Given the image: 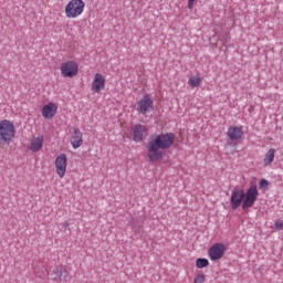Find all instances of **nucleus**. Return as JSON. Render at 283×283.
<instances>
[{
    "label": "nucleus",
    "instance_id": "obj_1",
    "mask_svg": "<svg viewBox=\"0 0 283 283\" xmlns=\"http://www.w3.org/2000/svg\"><path fill=\"white\" fill-rule=\"evenodd\" d=\"M258 196H260V192L256 185H251L247 191L237 188L232 191L230 198L231 209L235 211L242 205L243 211H247V209H251L258 202Z\"/></svg>",
    "mask_w": 283,
    "mask_h": 283
},
{
    "label": "nucleus",
    "instance_id": "obj_2",
    "mask_svg": "<svg viewBox=\"0 0 283 283\" xmlns=\"http://www.w3.org/2000/svg\"><path fill=\"white\" fill-rule=\"evenodd\" d=\"M176 135H174V133L155 135L154 137H150L148 139L146 149L147 151H159V149H169V147L174 145Z\"/></svg>",
    "mask_w": 283,
    "mask_h": 283
},
{
    "label": "nucleus",
    "instance_id": "obj_3",
    "mask_svg": "<svg viewBox=\"0 0 283 283\" xmlns=\"http://www.w3.org/2000/svg\"><path fill=\"white\" fill-rule=\"evenodd\" d=\"M14 123L3 119L0 122V145H6V143H12L14 138Z\"/></svg>",
    "mask_w": 283,
    "mask_h": 283
},
{
    "label": "nucleus",
    "instance_id": "obj_4",
    "mask_svg": "<svg viewBox=\"0 0 283 283\" xmlns=\"http://www.w3.org/2000/svg\"><path fill=\"white\" fill-rule=\"evenodd\" d=\"M85 10V2L83 0H71L65 7V17L67 19H77Z\"/></svg>",
    "mask_w": 283,
    "mask_h": 283
},
{
    "label": "nucleus",
    "instance_id": "obj_5",
    "mask_svg": "<svg viewBox=\"0 0 283 283\" xmlns=\"http://www.w3.org/2000/svg\"><path fill=\"white\" fill-rule=\"evenodd\" d=\"M60 70L64 78H74L78 74V64L74 61H67L61 64Z\"/></svg>",
    "mask_w": 283,
    "mask_h": 283
},
{
    "label": "nucleus",
    "instance_id": "obj_6",
    "mask_svg": "<svg viewBox=\"0 0 283 283\" xmlns=\"http://www.w3.org/2000/svg\"><path fill=\"white\" fill-rule=\"evenodd\" d=\"M151 109H154V99H151L149 95H144L143 98L137 102L138 114L145 116L146 114H149Z\"/></svg>",
    "mask_w": 283,
    "mask_h": 283
},
{
    "label": "nucleus",
    "instance_id": "obj_7",
    "mask_svg": "<svg viewBox=\"0 0 283 283\" xmlns=\"http://www.w3.org/2000/svg\"><path fill=\"white\" fill-rule=\"evenodd\" d=\"M224 253H227L224 244L216 243L209 249L208 255L212 262H217V260H222V258H224Z\"/></svg>",
    "mask_w": 283,
    "mask_h": 283
},
{
    "label": "nucleus",
    "instance_id": "obj_8",
    "mask_svg": "<svg viewBox=\"0 0 283 283\" xmlns=\"http://www.w3.org/2000/svg\"><path fill=\"white\" fill-rule=\"evenodd\" d=\"M55 169L60 178H64L67 171V155L61 154L55 159Z\"/></svg>",
    "mask_w": 283,
    "mask_h": 283
},
{
    "label": "nucleus",
    "instance_id": "obj_9",
    "mask_svg": "<svg viewBox=\"0 0 283 283\" xmlns=\"http://www.w3.org/2000/svg\"><path fill=\"white\" fill-rule=\"evenodd\" d=\"M70 143L73 149H78V147L83 146V133L78 128L71 129V138Z\"/></svg>",
    "mask_w": 283,
    "mask_h": 283
},
{
    "label": "nucleus",
    "instance_id": "obj_10",
    "mask_svg": "<svg viewBox=\"0 0 283 283\" xmlns=\"http://www.w3.org/2000/svg\"><path fill=\"white\" fill-rule=\"evenodd\" d=\"M105 90V76L101 73H96L92 83V92L95 94H101Z\"/></svg>",
    "mask_w": 283,
    "mask_h": 283
},
{
    "label": "nucleus",
    "instance_id": "obj_11",
    "mask_svg": "<svg viewBox=\"0 0 283 283\" xmlns=\"http://www.w3.org/2000/svg\"><path fill=\"white\" fill-rule=\"evenodd\" d=\"M147 134V127L143 124H136L133 128V140L135 143H143V138Z\"/></svg>",
    "mask_w": 283,
    "mask_h": 283
},
{
    "label": "nucleus",
    "instance_id": "obj_12",
    "mask_svg": "<svg viewBox=\"0 0 283 283\" xmlns=\"http://www.w3.org/2000/svg\"><path fill=\"white\" fill-rule=\"evenodd\" d=\"M67 270H64L63 266H55L51 273L54 282H67Z\"/></svg>",
    "mask_w": 283,
    "mask_h": 283
},
{
    "label": "nucleus",
    "instance_id": "obj_13",
    "mask_svg": "<svg viewBox=\"0 0 283 283\" xmlns=\"http://www.w3.org/2000/svg\"><path fill=\"white\" fill-rule=\"evenodd\" d=\"M227 135L230 140H240L244 136V132L242 130V126H231L228 128Z\"/></svg>",
    "mask_w": 283,
    "mask_h": 283
},
{
    "label": "nucleus",
    "instance_id": "obj_14",
    "mask_svg": "<svg viewBox=\"0 0 283 283\" xmlns=\"http://www.w3.org/2000/svg\"><path fill=\"white\" fill-rule=\"evenodd\" d=\"M56 109L57 107L54 103H49L44 105L42 108L43 118H54V116L56 115Z\"/></svg>",
    "mask_w": 283,
    "mask_h": 283
},
{
    "label": "nucleus",
    "instance_id": "obj_15",
    "mask_svg": "<svg viewBox=\"0 0 283 283\" xmlns=\"http://www.w3.org/2000/svg\"><path fill=\"white\" fill-rule=\"evenodd\" d=\"M42 148H43V135L33 137L30 146L28 147V149H30V151H34V153L41 151Z\"/></svg>",
    "mask_w": 283,
    "mask_h": 283
},
{
    "label": "nucleus",
    "instance_id": "obj_16",
    "mask_svg": "<svg viewBox=\"0 0 283 283\" xmlns=\"http://www.w3.org/2000/svg\"><path fill=\"white\" fill-rule=\"evenodd\" d=\"M273 160H275V149L274 148H271L268 150V153L265 154V157H264V166L265 167H269V165H272L273 164Z\"/></svg>",
    "mask_w": 283,
    "mask_h": 283
},
{
    "label": "nucleus",
    "instance_id": "obj_17",
    "mask_svg": "<svg viewBox=\"0 0 283 283\" xmlns=\"http://www.w3.org/2000/svg\"><path fill=\"white\" fill-rule=\"evenodd\" d=\"M150 155H148V158L150 163H156L158 160H163V153L161 151H149Z\"/></svg>",
    "mask_w": 283,
    "mask_h": 283
},
{
    "label": "nucleus",
    "instance_id": "obj_18",
    "mask_svg": "<svg viewBox=\"0 0 283 283\" xmlns=\"http://www.w3.org/2000/svg\"><path fill=\"white\" fill-rule=\"evenodd\" d=\"M200 83H202V78H200L198 75L190 77L188 81L190 87H200Z\"/></svg>",
    "mask_w": 283,
    "mask_h": 283
},
{
    "label": "nucleus",
    "instance_id": "obj_19",
    "mask_svg": "<svg viewBox=\"0 0 283 283\" xmlns=\"http://www.w3.org/2000/svg\"><path fill=\"white\" fill-rule=\"evenodd\" d=\"M209 265V260L205 258H199L196 260V266L197 269H207Z\"/></svg>",
    "mask_w": 283,
    "mask_h": 283
},
{
    "label": "nucleus",
    "instance_id": "obj_20",
    "mask_svg": "<svg viewBox=\"0 0 283 283\" xmlns=\"http://www.w3.org/2000/svg\"><path fill=\"white\" fill-rule=\"evenodd\" d=\"M260 189H263V191H266L269 189V180L261 179L259 184Z\"/></svg>",
    "mask_w": 283,
    "mask_h": 283
},
{
    "label": "nucleus",
    "instance_id": "obj_21",
    "mask_svg": "<svg viewBox=\"0 0 283 283\" xmlns=\"http://www.w3.org/2000/svg\"><path fill=\"white\" fill-rule=\"evenodd\" d=\"M274 229H276V231H283V221L276 220L274 223Z\"/></svg>",
    "mask_w": 283,
    "mask_h": 283
},
{
    "label": "nucleus",
    "instance_id": "obj_22",
    "mask_svg": "<svg viewBox=\"0 0 283 283\" xmlns=\"http://www.w3.org/2000/svg\"><path fill=\"white\" fill-rule=\"evenodd\" d=\"M205 280H206L205 274H199L195 279L193 283H205Z\"/></svg>",
    "mask_w": 283,
    "mask_h": 283
},
{
    "label": "nucleus",
    "instance_id": "obj_23",
    "mask_svg": "<svg viewBox=\"0 0 283 283\" xmlns=\"http://www.w3.org/2000/svg\"><path fill=\"white\" fill-rule=\"evenodd\" d=\"M193 3H196V0H188V10H193Z\"/></svg>",
    "mask_w": 283,
    "mask_h": 283
},
{
    "label": "nucleus",
    "instance_id": "obj_24",
    "mask_svg": "<svg viewBox=\"0 0 283 283\" xmlns=\"http://www.w3.org/2000/svg\"><path fill=\"white\" fill-rule=\"evenodd\" d=\"M65 224V227H69V224L67 223H64Z\"/></svg>",
    "mask_w": 283,
    "mask_h": 283
}]
</instances>
